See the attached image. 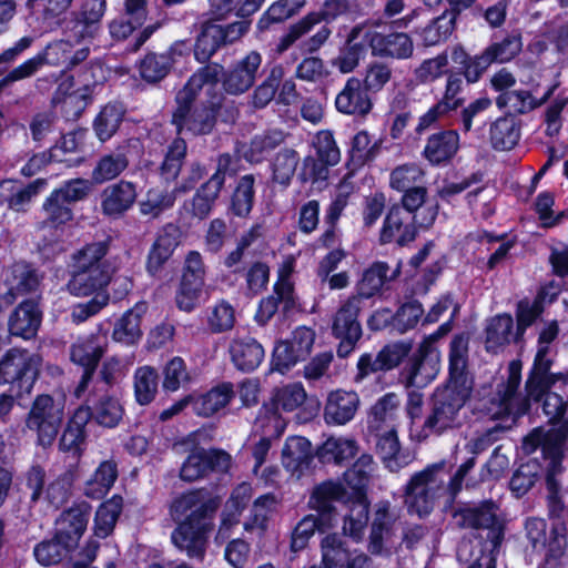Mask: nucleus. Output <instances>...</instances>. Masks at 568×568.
I'll return each mask as SVG.
<instances>
[{
	"mask_svg": "<svg viewBox=\"0 0 568 568\" xmlns=\"http://www.w3.org/2000/svg\"><path fill=\"white\" fill-rule=\"evenodd\" d=\"M307 393L301 383H290L273 390L270 402L271 407L282 413H293L303 406Z\"/></svg>",
	"mask_w": 568,
	"mask_h": 568,
	"instance_id": "39",
	"label": "nucleus"
},
{
	"mask_svg": "<svg viewBox=\"0 0 568 568\" xmlns=\"http://www.w3.org/2000/svg\"><path fill=\"white\" fill-rule=\"evenodd\" d=\"M6 285L19 295L34 291L39 278L34 270L24 262L12 264L6 272Z\"/></svg>",
	"mask_w": 568,
	"mask_h": 568,
	"instance_id": "47",
	"label": "nucleus"
},
{
	"mask_svg": "<svg viewBox=\"0 0 568 568\" xmlns=\"http://www.w3.org/2000/svg\"><path fill=\"white\" fill-rule=\"evenodd\" d=\"M286 426L287 420L283 415L265 403L258 410L251 439L262 436L276 440L284 434Z\"/></svg>",
	"mask_w": 568,
	"mask_h": 568,
	"instance_id": "37",
	"label": "nucleus"
},
{
	"mask_svg": "<svg viewBox=\"0 0 568 568\" xmlns=\"http://www.w3.org/2000/svg\"><path fill=\"white\" fill-rule=\"evenodd\" d=\"M265 0H209L211 13L224 19L235 12L239 17H248L256 12Z\"/></svg>",
	"mask_w": 568,
	"mask_h": 568,
	"instance_id": "58",
	"label": "nucleus"
},
{
	"mask_svg": "<svg viewBox=\"0 0 568 568\" xmlns=\"http://www.w3.org/2000/svg\"><path fill=\"white\" fill-rule=\"evenodd\" d=\"M231 383H222L205 394L193 396V410L199 416L209 417L226 407L234 398Z\"/></svg>",
	"mask_w": 568,
	"mask_h": 568,
	"instance_id": "34",
	"label": "nucleus"
},
{
	"mask_svg": "<svg viewBox=\"0 0 568 568\" xmlns=\"http://www.w3.org/2000/svg\"><path fill=\"white\" fill-rule=\"evenodd\" d=\"M328 527H331L329 519L320 518L316 515L303 517L292 531L291 551L298 552L305 549L316 530H324Z\"/></svg>",
	"mask_w": 568,
	"mask_h": 568,
	"instance_id": "49",
	"label": "nucleus"
},
{
	"mask_svg": "<svg viewBox=\"0 0 568 568\" xmlns=\"http://www.w3.org/2000/svg\"><path fill=\"white\" fill-rule=\"evenodd\" d=\"M337 501L343 503L346 507V516L353 503L352 494L341 483L327 480L313 489L308 506L318 513L317 517L329 519V525L332 526L335 519L334 504Z\"/></svg>",
	"mask_w": 568,
	"mask_h": 568,
	"instance_id": "15",
	"label": "nucleus"
},
{
	"mask_svg": "<svg viewBox=\"0 0 568 568\" xmlns=\"http://www.w3.org/2000/svg\"><path fill=\"white\" fill-rule=\"evenodd\" d=\"M90 506L85 503L63 511L57 520L55 537L72 549L87 529Z\"/></svg>",
	"mask_w": 568,
	"mask_h": 568,
	"instance_id": "20",
	"label": "nucleus"
},
{
	"mask_svg": "<svg viewBox=\"0 0 568 568\" xmlns=\"http://www.w3.org/2000/svg\"><path fill=\"white\" fill-rule=\"evenodd\" d=\"M357 444L347 437H329L317 449V456L325 463L341 464L355 456Z\"/></svg>",
	"mask_w": 568,
	"mask_h": 568,
	"instance_id": "46",
	"label": "nucleus"
},
{
	"mask_svg": "<svg viewBox=\"0 0 568 568\" xmlns=\"http://www.w3.org/2000/svg\"><path fill=\"white\" fill-rule=\"evenodd\" d=\"M300 156L292 149L281 150L272 161L273 180L280 184L287 185L293 178Z\"/></svg>",
	"mask_w": 568,
	"mask_h": 568,
	"instance_id": "63",
	"label": "nucleus"
},
{
	"mask_svg": "<svg viewBox=\"0 0 568 568\" xmlns=\"http://www.w3.org/2000/svg\"><path fill=\"white\" fill-rule=\"evenodd\" d=\"M458 149L459 135L456 131L449 130L429 136L424 155L432 164H440L450 160Z\"/></svg>",
	"mask_w": 568,
	"mask_h": 568,
	"instance_id": "36",
	"label": "nucleus"
},
{
	"mask_svg": "<svg viewBox=\"0 0 568 568\" xmlns=\"http://www.w3.org/2000/svg\"><path fill=\"white\" fill-rule=\"evenodd\" d=\"M361 404L354 390L335 389L328 393L323 417L327 425L342 426L349 423L356 415Z\"/></svg>",
	"mask_w": 568,
	"mask_h": 568,
	"instance_id": "19",
	"label": "nucleus"
},
{
	"mask_svg": "<svg viewBox=\"0 0 568 568\" xmlns=\"http://www.w3.org/2000/svg\"><path fill=\"white\" fill-rule=\"evenodd\" d=\"M467 396L466 388L458 389L452 384L438 389L434 396L433 409L423 426L425 435H440L447 429L459 426V412L464 407Z\"/></svg>",
	"mask_w": 568,
	"mask_h": 568,
	"instance_id": "9",
	"label": "nucleus"
},
{
	"mask_svg": "<svg viewBox=\"0 0 568 568\" xmlns=\"http://www.w3.org/2000/svg\"><path fill=\"white\" fill-rule=\"evenodd\" d=\"M398 530V516L390 504L381 501L376 504L371 534L368 549L372 554H382L393 544Z\"/></svg>",
	"mask_w": 568,
	"mask_h": 568,
	"instance_id": "13",
	"label": "nucleus"
},
{
	"mask_svg": "<svg viewBox=\"0 0 568 568\" xmlns=\"http://www.w3.org/2000/svg\"><path fill=\"white\" fill-rule=\"evenodd\" d=\"M513 317L508 314H500L493 317L486 327V349L497 353L508 345L513 338Z\"/></svg>",
	"mask_w": 568,
	"mask_h": 568,
	"instance_id": "44",
	"label": "nucleus"
},
{
	"mask_svg": "<svg viewBox=\"0 0 568 568\" xmlns=\"http://www.w3.org/2000/svg\"><path fill=\"white\" fill-rule=\"evenodd\" d=\"M520 138L519 128L511 116L497 119L490 128V140L496 150L513 149Z\"/></svg>",
	"mask_w": 568,
	"mask_h": 568,
	"instance_id": "54",
	"label": "nucleus"
},
{
	"mask_svg": "<svg viewBox=\"0 0 568 568\" xmlns=\"http://www.w3.org/2000/svg\"><path fill=\"white\" fill-rule=\"evenodd\" d=\"M359 305V297L353 296L341 306L333 323V333L336 337H347L349 341L361 338L362 327L357 321Z\"/></svg>",
	"mask_w": 568,
	"mask_h": 568,
	"instance_id": "35",
	"label": "nucleus"
},
{
	"mask_svg": "<svg viewBox=\"0 0 568 568\" xmlns=\"http://www.w3.org/2000/svg\"><path fill=\"white\" fill-rule=\"evenodd\" d=\"M277 499L273 494L258 497L251 510V517L244 523V529L248 532L256 531L262 535L266 527L270 514L275 509Z\"/></svg>",
	"mask_w": 568,
	"mask_h": 568,
	"instance_id": "56",
	"label": "nucleus"
},
{
	"mask_svg": "<svg viewBox=\"0 0 568 568\" xmlns=\"http://www.w3.org/2000/svg\"><path fill=\"white\" fill-rule=\"evenodd\" d=\"M312 459V445L302 436L286 438L282 449V465L293 476L300 477Z\"/></svg>",
	"mask_w": 568,
	"mask_h": 568,
	"instance_id": "32",
	"label": "nucleus"
},
{
	"mask_svg": "<svg viewBox=\"0 0 568 568\" xmlns=\"http://www.w3.org/2000/svg\"><path fill=\"white\" fill-rule=\"evenodd\" d=\"M397 271H390L385 262H375L364 271L361 281L357 284L358 297L369 298L381 291L386 282L397 276Z\"/></svg>",
	"mask_w": 568,
	"mask_h": 568,
	"instance_id": "38",
	"label": "nucleus"
},
{
	"mask_svg": "<svg viewBox=\"0 0 568 568\" xmlns=\"http://www.w3.org/2000/svg\"><path fill=\"white\" fill-rule=\"evenodd\" d=\"M261 63V54L256 51L250 52L227 72L223 80L224 90L230 94H241L247 91L255 81Z\"/></svg>",
	"mask_w": 568,
	"mask_h": 568,
	"instance_id": "23",
	"label": "nucleus"
},
{
	"mask_svg": "<svg viewBox=\"0 0 568 568\" xmlns=\"http://www.w3.org/2000/svg\"><path fill=\"white\" fill-rule=\"evenodd\" d=\"M108 346L106 332L79 337L71 346V361L83 368L95 369Z\"/></svg>",
	"mask_w": 568,
	"mask_h": 568,
	"instance_id": "24",
	"label": "nucleus"
},
{
	"mask_svg": "<svg viewBox=\"0 0 568 568\" xmlns=\"http://www.w3.org/2000/svg\"><path fill=\"white\" fill-rule=\"evenodd\" d=\"M284 140V131L280 129L267 130L262 134L255 135L250 144L244 146L242 154L247 161L260 163L272 150L282 144Z\"/></svg>",
	"mask_w": 568,
	"mask_h": 568,
	"instance_id": "41",
	"label": "nucleus"
},
{
	"mask_svg": "<svg viewBox=\"0 0 568 568\" xmlns=\"http://www.w3.org/2000/svg\"><path fill=\"white\" fill-rule=\"evenodd\" d=\"M367 29L362 26H355L348 33L345 44L339 49L337 57L332 60V67L341 73H351L366 55V43L364 34Z\"/></svg>",
	"mask_w": 568,
	"mask_h": 568,
	"instance_id": "22",
	"label": "nucleus"
},
{
	"mask_svg": "<svg viewBox=\"0 0 568 568\" xmlns=\"http://www.w3.org/2000/svg\"><path fill=\"white\" fill-rule=\"evenodd\" d=\"M211 528V521L180 524L173 530L171 539L174 546L190 558L201 559L205 551L206 534Z\"/></svg>",
	"mask_w": 568,
	"mask_h": 568,
	"instance_id": "21",
	"label": "nucleus"
},
{
	"mask_svg": "<svg viewBox=\"0 0 568 568\" xmlns=\"http://www.w3.org/2000/svg\"><path fill=\"white\" fill-rule=\"evenodd\" d=\"M405 216L403 209L398 205L390 207L381 232V241L389 243L396 241L399 244H405L412 241L415 236L414 231L410 230L408 224H404Z\"/></svg>",
	"mask_w": 568,
	"mask_h": 568,
	"instance_id": "42",
	"label": "nucleus"
},
{
	"mask_svg": "<svg viewBox=\"0 0 568 568\" xmlns=\"http://www.w3.org/2000/svg\"><path fill=\"white\" fill-rule=\"evenodd\" d=\"M425 172L417 163H405L396 166L389 174V185L400 192L424 185Z\"/></svg>",
	"mask_w": 568,
	"mask_h": 568,
	"instance_id": "57",
	"label": "nucleus"
},
{
	"mask_svg": "<svg viewBox=\"0 0 568 568\" xmlns=\"http://www.w3.org/2000/svg\"><path fill=\"white\" fill-rule=\"evenodd\" d=\"M136 195V189L132 182L121 180L113 183L102 192V212L109 216H120L132 207Z\"/></svg>",
	"mask_w": 568,
	"mask_h": 568,
	"instance_id": "25",
	"label": "nucleus"
},
{
	"mask_svg": "<svg viewBox=\"0 0 568 568\" xmlns=\"http://www.w3.org/2000/svg\"><path fill=\"white\" fill-rule=\"evenodd\" d=\"M280 304L284 312L295 307L294 287L290 278V270L287 268L281 271L278 280L274 285L273 294L260 302L255 321L261 325H265L276 313Z\"/></svg>",
	"mask_w": 568,
	"mask_h": 568,
	"instance_id": "18",
	"label": "nucleus"
},
{
	"mask_svg": "<svg viewBox=\"0 0 568 568\" xmlns=\"http://www.w3.org/2000/svg\"><path fill=\"white\" fill-rule=\"evenodd\" d=\"M336 109L344 114L365 115L372 109V101L359 79H347L343 90L336 95Z\"/></svg>",
	"mask_w": 568,
	"mask_h": 568,
	"instance_id": "27",
	"label": "nucleus"
},
{
	"mask_svg": "<svg viewBox=\"0 0 568 568\" xmlns=\"http://www.w3.org/2000/svg\"><path fill=\"white\" fill-rule=\"evenodd\" d=\"M174 202V192H170L161 187H154L149 190L144 200L140 202V213L142 215L155 219L160 216L165 210L172 207Z\"/></svg>",
	"mask_w": 568,
	"mask_h": 568,
	"instance_id": "59",
	"label": "nucleus"
},
{
	"mask_svg": "<svg viewBox=\"0 0 568 568\" xmlns=\"http://www.w3.org/2000/svg\"><path fill=\"white\" fill-rule=\"evenodd\" d=\"M92 418L101 426L113 428L123 417V406L112 395L101 396L92 406Z\"/></svg>",
	"mask_w": 568,
	"mask_h": 568,
	"instance_id": "53",
	"label": "nucleus"
},
{
	"mask_svg": "<svg viewBox=\"0 0 568 568\" xmlns=\"http://www.w3.org/2000/svg\"><path fill=\"white\" fill-rule=\"evenodd\" d=\"M542 396H545L542 406L545 415L548 416L550 423H558V425L552 426L549 429L536 428V430L549 433L559 428L560 426H566L568 428V423L564 420L565 414L568 413V393L566 379H564V383L558 382L556 387L551 386L550 388L546 389ZM534 432L535 429L527 437H529Z\"/></svg>",
	"mask_w": 568,
	"mask_h": 568,
	"instance_id": "31",
	"label": "nucleus"
},
{
	"mask_svg": "<svg viewBox=\"0 0 568 568\" xmlns=\"http://www.w3.org/2000/svg\"><path fill=\"white\" fill-rule=\"evenodd\" d=\"M457 13L455 11H445L434 19L420 33L425 45H436L446 41L452 34Z\"/></svg>",
	"mask_w": 568,
	"mask_h": 568,
	"instance_id": "55",
	"label": "nucleus"
},
{
	"mask_svg": "<svg viewBox=\"0 0 568 568\" xmlns=\"http://www.w3.org/2000/svg\"><path fill=\"white\" fill-rule=\"evenodd\" d=\"M122 507L123 499L119 495H114L100 505L94 518V534L98 537L105 538L112 532Z\"/></svg>",
	"mask_w": 568,
	"mask_h": 568,
	"instance_id": "50",
	"label": "nucleus"
},
{
	"mask_svg": "<svg viewBox=\"0 0 568 568\" xmlns=\"http://www.w3.org/2000/svg\"><path fill=\"white\" fill-rule=\"evenodd\" d=\"M549 356L536 355L530 375L526 382L527 396L518 392L521 382L523 364L518 359L509 363L507 377L497 384L495 393L485 402L486 414L491 419L510 418L513 422L527 413L529 399L539 400L546 389L564 383V375L549 374Z\"/></svg>",
	"mask_w": 568,
	"mask_h": 568,
	"instance_id": "1",
	"label": "nucleus"
},
{
	"mask_svg": "<svg viewBox=\"0 0 568 568\" xmlns=\"http://www.w3.org/2000/svg\"><path fill=\"white\" fill-rule=\"evenodd\" d=\"M498 506L484 501L478 507L463 508L455 513L456 524L464 528L487 529L488 538L497 546L503 538V526L498 518Z\"/></svg>",
	"mask_w": 568,
	"mask_h": 568,
	"instance_id": "12",
	"label": "nucleus"
},
{
	"mask_svg": "<svg viewBox=\"0 0 568 568\" xmlns=\"http://www.w3.org/2000/svg\"><path fill=\"white\" fill-rule=\"evenodd\" d=\"M567 438V427L560 426L549 433L535 430L523 443L525 453L531 454L537 448H541L546 465V485L548 489V508L550 517L555 519L568 517V509L559 496V483L556 475L562 470L561 459L564 456L565 442Z\"/></svg>",
	"mask_w": 568,
	"mask_h": 568,
	"instance_id": "3",
	"label": "nucleus"
},
{
	"mask_svg": "<svg viewBox=\"0 0 568 568\" xmlns=\"http://www.w3.org/2000/svg\"><path fill=\"white\" fill-rule=\"evenodd\" d=\"M448 470L445 462L428 465L415 473L405 489V505L409 513L419 517L428 515L438 499L450 498V486L447 481Z\"/></svg>",
	"mask_w": 568,
	"mask_h": 568,
	"instance_id": "5",
	"label": "nucleus"
},
{
	"mask_svg": "<svg viewBox=\"0 0 568 568\" xmlns=\"http://www.w3.org/2000/svg\"><path fill=\"white\" fill-rule=\"evenodd\" d=\"M42 320L37 302L26 300L10 315L8 327L11 335L30 339L36 336Z\"/></svg>",
	"mask_w": 568,
	"mask_h": 568,
	"instance_id": "26",
	"label": "nucleus"
},
{
	"mask_svg": "<svg viewBox=\"0 0 568 568\" xmlns=\"http://www.w3.org/2000/svg\"><path fill=\"white\" fill-rule=\"evenodd\" d=\"M376 439V450L386 468L398 470L406 465V458L402 454L397 427L383 428V430H369Z\"/></svg>",
	"mask_w": 568,
	"mask_h": 568,
	"instance_id": "30",
	"label": "nucleus"
},
{
	"mask_svg": "<svg viewBox=\"0 0 568 568\" xmlns=\"http://www.w3.org/2000/svg\"><path fill=\"white\" fill-rule=\"evenodd\" d=\"M108 251V242L100 241L72 254L71 278L67 285L72 295L85 297L108 285L112 273L105 257Z\"/></svg>",
	"mask_w": 568,
	"mask_h": 568,
	"instance_id": "4",
	"label": "nucleus"
},
{
	"mask_svg": "<svg viewBox=\"0 0 568 568\" xmlns=\"http://www.w3.org/2000/svg\"><path fill=\"white\" fill-rule=\"evenodd\" d=\"M158 392V373L151 366L139 367L134 373V395L140 405L150 404Z\"/></svg>",
	"mask_w": 568,
	"mask_h": 568,
	"instance_id": "60",
	"label": "nucleus"
},
{
	"mask_svg": "<svg viewBox=\"0 0 568 568\" xmlns=\"http://www.w3.org/2000/svg\"><path fill=\"white\" fill-rule=\"evenodd\" d=\"M64 419V400L48 394L38 395L26 417V428L37 436L39 445L53 444Z\"/></svg>",
	"mask_w": 568,
	"mask_h": 568,
	"instance_id": "7",
	"label": "nucleus"
},
{
	"mask_svg": "<svg viewBox=\"0 0 568 568\" xmlns=\"http://www.w3.org/2000/svg\"><path fill=\"white\" fill-rule=\"evenodd\" d=\"M206 321L212 333L230 331L235 324V310L229 302L221 300L209 310Z\"/></svg>",
	"mask_w": 568,
	"mask_h": 568,
	"instance_id": "64",
	"label": "nucleus"
},
{
	"mask_svg": "<svg viewBox=\"0 0 568 568\" xmlns=\"http://www.w3.org/2000/svg\"><path fill=\"white\" fill-rule=\"evenodd\" d=\"M400 397L396 393H387L379 397L368 414V430L397 427L400 415Z\"/></svg>",
	"mask_w": 568,
	"mask_h": 568,
	"instance_id": "28",
	"label": "nucleus"
},
{
	"mask_svg": "<svg viewBox=\"0 0 568 568\" xmlns=\"http://www.w3.org/2000/svg\"><path fill=\"white\" fill-rule=\"evenodd\" d=\"M146 303H136L132 308L128 310L115 323L112 332L113 341L133 345L142 337L141 322L146 313Z\"/></svg>",
	"mask_w": 568,
	"mask_h": 568,
	"instance_id": "29",
	"label": "nucleus"
},
{
	"mask_svg": "<svg viewBox=\"0 0 568 568\" xmlns=\"http://www.w3.org/2000/svg\"><path fill=\"white\" fill-rule=\"evenodd\" d=\"M222 186L223 180L220 174H213L210 180L201 186L191 202L194 216L204 219L210 214Z\"/></svg>",
	"mask_w": 568,
	"mask_h": 568,
	"instance_id": "48",
	"label": "nucleus"
},
{
	"mask_svg": "<svg viewBox=\"0 0 568 568\" xmlns=\"http://www.w3.org/2000/svg\"><path fill=\"white\" fill-rule=\"evenodd\" d=\"M323 568H345L355 555H352L343 538L336 534L327 535L321 542Z\"/></svg>",
	"mask_w": 568,
	"mask_h": 568,
	"instance_id": "43",
	"label": "nucleus"
},
{
	"mask_svg": "<svg viewBox=\"0 0 568 568\" xmlns=\"http://www.w3.org/2000/svg\"><path fill=\"white\" fill-rule=\"evenodd\" d=\"M217 505L205 500L199 491H190L175 498L170 506L171 518L180 524L211 521Z\"/></svg>",
	"mask_w": 568,
	"mask_h": 568,
	"instance_id": "14",
	"label": "nucleus"
},
{
	"mask_svg": "<svg viewBox=\"0 0 568 568\" xmlns=\"http://www.w3.org/2000/svg\"><path fill=\"white\" fill-rule=\"evenodd\" d=\"M124 115V109L121 104H106L97 115L93 129L95 135L101 142L110 140L118 131Z\"/></svg>",
	"mask_w": 568,
	"mask_h": 568,
	"instance_id": "51",
	"label": "nucleus"
},
{
	"mask_svg": "<svg viewBox=\"0 0 568 568\" xmlns=\"http://www.w3.org/2000/svg\"><path fill=\"white\" fill-rule=\"evenodd\" d=\"M118 478V465L113 460L102 462L84 486L85 496L100 499L108 494Z\"/></svg>",
	"mask_w": 568,
	"mask_h": 568,
	"instance_id": "40",
	"label": "nucleus"
},
{
	"mask_svg": "<svg viewBox=\"0 0 568 568\" xmlns=\"http://www.w3.org/2000/svg\"><path fill=\"white\" fill-rule=\"evenodd\" d=\"M220 64H207L199 69L176 94L178 108L172 122L179 133L193 135L209 134L215 125V111L212 106L192 108L191 103L197 92L204 87L215 85L222 74Z\"/></svg>",
	"mask_w": 568,
	"mask_h": 568,
	"instance_id": "2",
	"label": "nucleus"
},
{
	"mask_svg": "<svg viewBox=\"0 0 568 568\" xmlns=\"http://www.w3.org/2000/svg\"><path fill=\"white\" fill-rule=\"evenodd\" d=\"M222 44V26L204 23L195 42V59L202 63L206 62Z\"/></svg>",
	"mask_w": 568,
	"mask_h": 568,
	"instance_id": "52",
	"label": "nucleus"
},
{
	"mask_svg": "<svg viewBox=\"0 0 568 568\" xmlns=\"http://www.w3.org/2000/svg\"><path fill=\"white\" fill-rule=\"evenodd\" d=\"M376 465L371 455H362L355 464L344 473L345 483L352 488L353 503L344 516L343 531L354 539H361L368 521V500L364 488L369 483Z\"/></svg>",
	"mask_w": 568,
	"mask_h": 568,
	"instance_id": "6",
	"label": "nucleus"
},
{
	"mask_svg": "<svg viewBox=\"0 0 568 568\" xmlns=\"http://www.w3.org/2000/svg\"><path fill=\"white\" fill-rule=\"evenodd\" d=\"M468 353V338L464 335H458L450 342L449 352V384L458 386L464 378V373L467 366Z\"/></svg>",
	"mask_w": 568,
	"mask_h": 568,
	"instance_id": "61",
	"label": "nucleus"
},
{
	"mask_svg": "<svg viewBox=\"0 0 568 568\" xmlns=\"http://www.w3.org/2000/svg\"><path fill=\"white\" fill-rule=\"evenodd\" d=\"M41 357L22 349H10L0 361V384L19 382L29 392L38 376Z\"/></svg>",
	"mask_w": 568,
	"mask_h": 568,
	"instance_id": "10",
	"label": "nucleus"
},
{
	"mask_svg": "<svg viewBox=\"0 0 568 568\" xmlns=\"http://www.w3.org/2000/svg\"><path fill=\"white\" fill-rule=\"evenodd\" d=\"M450 332V324L444 323L438 329L424 338L418 353L402 371V379L407 387L423 388L432 383L439 372V354L434 343Z\"/></svg>",
	"mask_w": 568,
	"mask_h": 568,
	"instance_id": "8",
	"label": "nucleus"
},
{
	"mask_svg": "<svg viewBox=\"0 0 568 568\" xmlns=\"http://www.w3.org/2000/svg\"><path fill=\"white\" fill-rule=\"evenodd\" d=\"M95 88V84H85L72 92L65 93L61 101L65 116L69 119H78L92 102Z\"/></svg>",
	"mask_w": 568,
	"mask_h": 568,
	"instance_id": "62",
	"label": "nucleus"
},
{
	"mask_svg": "<svg viewBox=\"0 0 568 568\" xmlns=\"http://www.w3.org/2000/svg\"><path fill=\"white\" fill-rule=\"evenodd\" d=\"M230 354L234 365L243 372L257 368L265 356L263 346L252 337L233 339L230 345Z\"/></svg>",
	"mask_w": 568,
	"mask_h": 568,
	"instance_id": "33",
	"label": "nucleus"
},
{
	"mask_svg": "<svg viewBox=\"0 0 568 568\" xmlns=\"http://www.w3.org/2000/svg\"><path fill=\"white\" fill-rule=\"evenodd\" d=\"M364 39L368 41L372 54L375 57L406 60L414 53L413 39L404 32L382 34L367 29Z\"/></svg>",
	"mask_w": 568,
	"mask_h": 568,
	"instance_id": "17",
	"label": "nucleus"
},
{
	"mask_svg": "<svg viewBox=\"0 0 568 568\" xmlns=\"http://www.w3.org/2000/svg\"><path fill=\"white\" fill-rule=\"evenodd\" d=\"M550 93L549 91L540 101H537L529 91L510 90L500 93L496 99V104L499 109L506 110L508 114H523L540 105Z\"/></svg>",
	"mask_w": 568,
	"mask_h": 568,
	"instance_id": "45",
	"label": "nucleus"
},
{
	"mask_svg": "<svg viewBox=\"0 0 568 568\" xmlns=\"http://www.w3.org/2000/svg\"><path fill=\"white\" fill-rule=\"evenodd\" d=\"M315 333L306 326H300L292 333L291 338L281 341L274 348L276 369L285 373L297 362L306 358L312 351Z\"/></svg>",
	"mask_w": 568,
	"mask_h": 568,
	"instance_id": "11",
	"label": "nucleus"
},
{
	"mask_svg": "<svg viewBox=\"0 0 568 568\" xmlns=\"http://www.w3.org/2000/svg\"><path fill=\"white\" fill-rule=\"evenodd\" d=\"M337 501L343 503L346 507V516L353 503L352 494L341 483L327 480L313 489L308 506L318 513L317 517L329 519V525L332 526L335 519L334 504Z\"/></svg>",
	"mask_w": 568,
	"mask_h": 568,
	"instance_id": "16",
	"label": "nucleus"
}]
</instances>
